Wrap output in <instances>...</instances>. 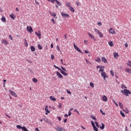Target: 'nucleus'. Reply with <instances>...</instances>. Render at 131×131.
<instances>
[{"label":"nucleus","instance_id":"33","mask_svg":"<svg viewBox=\"0 0 131 131\" xmlns=\"http://www.w3.org/2000/svg\"><path fill=\"white\" fill-rule=\"evenodd\" d=\"M90 86H91V88H94V86H95V85H94V83H93V82H91L90 83Z\"/></svg>","mask_w":131,"mask_h":131},{"label":"nucleus","instance_id":"10","mask_svg":"<svg viewBox=\"0 0 131 131\" xmlns=\"http://www.w3.org/2000/svg\"><path fill=\"white\" fill-rule=\"evenodd\" d=\"M61 15L62 16V17H63V18H69V14L65 13V12H62L61 13Z\"/></svg>","mask_w":131,"mask_h":131},{"label":"nucleus","instance_id":"55","mask_svg":"<svg viewBox=\"0 0 131 131\" xmlns=\"http://www.w3.org/2000/svg\"><path fill=\"white\" fill-rule=\"evenodd\" d=\"M84 53H85V54H90V52L88 51V50H85Z\"/></svg>","mask_w":131,"mask_h":131},{"label":"nucleus","instance_id":"14","mask_svg":"<svg viewBox=\"0 0 131 131\" xmlns=\"http://www.w3.org/2000/svg\"><path fill=\"white\" fill-rule=\"evenodd\" d=\"M56 75L57 76H58L59 78H63V76H62V75H61V74L58 71L56 72Z\"/></svg>","mask_w":131,"mask_h":131},{"label":"nucleus","instance_id":"21","mask_svg":"<svg viewBox=\"0 0 131 131\" xmlns=\"http://www.w3.org/2000/svg\"><path fill=\"white\" fill-rule=\"evenodd\" d=\"M43 120H44L45 121H46V122H47V123H48L49 121H50V120H49V119H48L47 118V117H46V116H44V117H43Z\"/></svg>","mask_w":131,"mask_h":131},{"label":"nucleus","instance_id":"9","mask_svg":"<svg viewBox=\"0 0 131 131\" xmlns=\"http://www.w3.org/2000/svg\"><path fill=\"white\" fill-rule=\"evenodd\" d=\"M91 124H92L94 130H95V131L98 130V128H97V127H96V126L95 125V123H94V122L93 121H91Z\"/></svg>","mask_w":131,"mask_h":131},{"label":"nucleus","instance_id":"53","mask_svg":"<svg viewBox=\"0 0 131 131\" xmlns=\"http://www.w3.org/2000/svg\"><path fill=\"white\" fill-rule=\"evenodd\" d=\"M9 38L11 39V40H13V37H12V35H9Z\"/></svg>","mask_w":131,"mask_h":131},{"label":"nucleus","instance_id":"11","mask_svg":"<svg viewBox=\"0 0 131 131\" xmlns=\"http://www.w3.org/2000/svg\"><path fill=\"white\" fill-rule=\"evenodd\" d=\"M35 33L38 36L39 39L41 38V33H40V31H39L38 33L35 32Z\"/></svg>","mask_w":131,"mask_h":131},{"label":"nucleus","instance_id":"22","mask_svg":"<svg viewBox=\"0 0 131 131\" xmlns=\"http://www.w3.org/2000/svg\"><path fill=\"white\" fill-rule=\"evenodd\" d=\"M119 55H118V53L115 52L114 53V58H118Z\"/></svg>","mask_w":131,"mask_h":131},{"label":"nucleus","instance_id":"37","mask_svg":"<svg viewBox=\"0 0 131 131\" xmlns=\"http://www.w3.org/2000/svg\"><path fill=\"white\" fill-rule=\"evenodd\" d=\"M84 43L86 46H88V45H89V41H88V40H84Z\"/></svg>","mask_w":131,"mask_h":131},{"label":"nucleus","instance_id":"56","mask_svg":"<svg viewBox=\"0 0 131 131\" xmlns=\"http://www.w3.org/2000/svg\"><path fill=\"white\" fill-rule=\"evenodd\" d=\"M54 58H55V56H54V55H51V59H52V60H54Z\"/></svg>","mask_w":131,"mask_h":131},{"label":"nucleus","instance_id":"48","mask_svg":"<svg viewBox=\"0 0 131 131\" xmlns=\"http://www.w3.org/2000/svg\"><path fill=\"white\" fill-rule=\"evenodd\" d=\"M98 25H99V26H102V23H101L100 21H99L98 23Z\"/></svg>","mask_w":131,"mask_h":131},{"label":"nucleus","instance_id":"32","mask_svg":"<svg viewBox=\"0 0 131 131\" xmlns=\"http://www.w3.org/2000/svg\"><path fill=\"white\" fill-rule=\"evenodd\" d=\"M121 89H127V87H126V86H125V85L123 84H122L121 85Z\"/></svg>","mask_w":131,"mask_h":131},{"label":"nucleus","instance_id":"43","mask_svg":"<svg viewBox=\"0 0 131 131\" xmlns=\"http://www.w3.org/2000/svg\"><path fill=\"white\" fill-rule=\"evenodd\" d=\"M85 61L86 62L87 64H92V63H91V62L89 61V60H88V59H86V58H85Z\"/></svg>","mask_w":131,"mask_h":131},{"label":"nucleus","instance_id":"27","mask_svg":"<svg viewBox=\"0 0 131 131\" xmlns=\"http://www.w3.org/2000/svg\"><path fill=\"white\" fill-rule=\"evenodd\" d=\"M101 129H104L105 128V125L104 123H101V126H100Z\"/></svg>","mask_w":131,"mask_h":131},{"label":"nucleus","instance_id":"29","mask_svg":"<svg viewBox=\"0 0 131 131\" xmlns=\"http://www.w3.org/2000/svg\"><path fill=\"white\" fill-rule=\"evenodd\" d=\"M21 130H23V131H29L27 129V128L25 126L23 127V129H21Z\"/></svg>","mask_w":131,"mask_h":131},{"label":"nucleus","instance_id":"23","mask_svg":"<svg viewBox=\"0 0 131 131\" xmlns=\"http://www.w3.org/2000/svg\"><path fill=\"white\" fill-rule=\"evenodd\" d=\"M45 111L47 112V113H50V111H49V109L48 108V105L45 106Z\"/></svg>","mask_w":131,"mask_h":131},{"label":"nucleus","instance_id":"54","mask_svg":"<svg viewBox=\"0 0 131 131\" xmlns=\"http://www.w3.org/2000/svg\"><path fill=\"white\" fill-rule=\"evenodd\" d=\"M67 92L68 94H69V95H71V92H70L69 90H67Z\"/></svg>","mask_w":131,"mask_h":131},{"label":"nucleus","instance_id":"7","mask_svg":"<svg viewBox=\"0 0 131 131\" xmlns=\"http://www.w3.org/2000/svg\"><path fill=\"white\" fill-rule=\"evenodd\" d=\"M109 32L111 34H115V33H116V32H115V30L112 28H110Z\"/></svg>","mask_w":131,"mask_h":131},{"label":"nucleus","instance_id":"59","mask_svg":"<svg viewBox=\"0 0 131 131\" xmlns=\"http://www.w3.org/2000/svg\"><path fill=\"white\" fill-rule=\"evenodd\" d=\"M58 119L59 121H61V120H62V118L60 117H58Z\"/></svg>","mask_w":131,"mask_h":131},{"label":"nucleus","instance_id":"12","mask_svg":"<svg viewBox=\"0 0 131 131\" xmlns=\"http://www.w3.org/2000/svg\"><path fill=\"white\" fill-rule=\"evenodd\" d=\"M102 100L103 101V102H107L108 101V98H107L106 96L103 95L102 96Z\"/></svg>","mask_w":131,"mask_h":131},{"label":"nucleus","instance_id":"26","mask_svg":"<svg viewBox=\"0 0 131 131\" xmlns=\"http://www.w3.org/2000/svg\"><path fill=\"white\" fill-rule=\"evenodd\" d=\"M108 45L110 47H113L114 46L113 42H112V41H110L108 42Z\"/></svg>","mask_w":131,"mask_h":131},{"label":"nucleus","instance_id":"46","mask_svg":"<svg viewBox=\"0 0 131 131\" xmlns=\"http://www.w3.org/2000/svg\"><path fill=\"white\" fill-rule=\"evenodd\" d=\"M111 74H112V76H114V73L113 72V71H111Z\"/></svg>","mask_w":131,"mask_h":131},{"label":"nucleus","instance_id":"45","mask_svg":"<svg viewBox=\"0 0 131 131\" xmlns=\"http://www.w3.org/2000/svg\"><path fill=\"white\" fill-rule=\"evenodd\" d=\"M58 107L59 108V109H62V104L59 103Z\"/></svg>","mask_w":131,"mask_h":131},{"label":"nucleus","instance_id":"13","mask_svg":"<svg viewBox=\"0 0 131 131\" xmlns=\"http://www.w3.org/2000/svg\"><path fill=\"white\" fill-rule=\"evenodd\" d=\"M101 61L103 62V63H108V61H107V59L104 57H101Z\"/></svg>","mask_w":131,"mask_h":131},{"label":"nucleus","instance_id":"64","mask_svg":"<svg viewBox=\"0 0 131 131\" xmlns=\"http://www.w3.org/2000/svg\"><path fill=\"white\" fill-rule=\"evenodd\" d=\"M35 4H36L38 6L39 5V3L36 1H35Z\"/></svg>","mask_w":131,"mask_h":131},{"label":"nucleus","instance_id":"25","mask_svg":"<svg viewBox=\"0 0 131 131\" xmlns=\"http://www.w3.org/2000/svg\"><path fill=\"white\" fill-rule=\"evenodd\" d=\"M17 128H18V129H22L23 128V127L20 125H16Z\"/></svg>","mask_w":131,"mask_h":131},{"label":"nucleus","instance_id":"41","mask_svg":"<svg viewBox=\"0 0 131 131\" xmlns=\"http://www.w3.org/2000/svg\"><path fill=\"white\" fill-rule=\"evenodd\" d=\"M94 30L95 31V32L98 34L99 32L100 31H99V30L97 29H94Z\"/></svg>","mask_w":131,"mask_h":131},{"label":"nucleus","instance_id":"36","mask_svg":"<svg viewBox=\"0 0 131 131\" xmlns=\"http://www.w3.org/2000/svg\"><path fill=\"white\" fill-rule=\"evenodd\" d=\"M91 118L93 119V120H97V118H96V117L94 116H91Z\"/></svg>","mask_w":131,"mask_h":131},{"label":"nucleus","instance_id":"58","mask_svg":"<svg viewBox=\"0 0 131 131\" xmlns=\"http://www.w3.org/2000/svg\"><path fill=\"white\" fill-rule=\"evenodd\" d=\"M68 115H69V116H71V112H70V111H69V112H68Z\"/></svg>","mask_w":131,"mask_h":131},{"label":"nucleus","instance_id":"15","mask_svg":"<svg viewBox=\"0 0 131 131\" xmlns=\"http://www.w3.org/2000/svg\"><path fill=\"white\" fill-rule=\"evenodd\" d=\"M50 15H52L53 16V18H55V19H57V15H56V13H52L50 12Z\"/></svg>","mask_w":131,"mask_h":131},{"label":"nucleus","instance_id":"3","mask_svg":"<svg viewBox=\"0 0 131 131\" xmlns=\"http://www.w3.org/2000/svg\"><path fill=\"white\" fill-rule=\"evenodd\" d=\"M121 93L122 94H124L125 96H128V95H130L131 92L129 91V90H128L127 89H124V90H121Z\"/></svg>","mask_w":131,"mask_h":131},{"label":"nucleus","instance_id":"16","mask_svg":"<svg viewBox=\"0 0 131 131\" xmlns=\"http://www.w3.org/2000/svg\"><path fill=\"white\" fill-rule=\"evenodd\" d=\"M2 42V43H4V45H5V46L8 45V41L6 39H3Z\"/></svg>","mask_w":131,"mask_h":131},{"label":"nucleus","instance_id":"51","mask_svg":"<svg viewBox=\"0 0 131 131\" xmlns=\"http://www.w3.org/2000/svg\"><path fill=\"white\" fill-rule=\"evenodd\" d=\"M113 102H114V103H115L116 106H118V104H117L116 101H115V100H113Z\"/></svg>","mask_w":131,"mask_h":131},{"label":"nucleus","instance_id":"19","mask_svg":"<svg viewBox=\"0 0 131 131\" xmlns=\"http://www.w3.org/2000/svg\"><path fill=\"white\" fill-rule=\"evenodd\" d=\"M10 18H11V19H12L13 20H14L15 19V18H16V16H15V15H14V14H11L10 15Z\"/></svg>","mask_w":131,"mask_h":131},{"label":"nucleus","instance_id":"1","mask_svg":"<svg viewBox=\"0 0 131 131\" xmlns=\"http://www.w3.org/2000/svg\"><path fill=\"white\" fill-rule=\"evenodd\" d=\"M54 67H55V68L56 69H58V70H60L61 73L63 74V75H64L65 76H67V75H68V73H66L67 72V70H66L64 67H61L62 70L60 68L57 67L56 65H54Z\"/></svg>","mask_w":131,"mask_h":131},{"label":"nucleus","instance_id":"60","mask_svg":"<svg viewBox=\"0 0 131 131\" xmlns=\"http://www.w3.org/2000/svg\"><path fill=\"white\" fill-rule=\"evenodd\" d=\"M25 45L26 46V47H28V43H27V42H25Z\"/></svg>","mask_w":131,"mask_h":131},{"label":"nucleus","instance_id":"28","mask_svg":"<svg viewBox=\"0 0 131 131\" xmlns=\"http://www.w3.org/2000/svg\"><path fill=\"white\" fill-rule=\"evenodd\" d=\"M96 68L97 69L99 68V69H102V68L104 69V68H105V67L104 66H97L96 67Z\"/></svg>","mask_w":131,"mask_h":131},{"label":"nucleus","instance_id":"39","mask_svg":"<svg viewBox=\"0 0 131 131\" xmlns=\"http://www.w3.org/2000/svg\"><path fill=\"white\" fill-rule=\"evenodd\" d=\"M33 82H37V79L34 78L32 79Z\"/></svg>","mask_w":131,"mask_h":131},{"label":"nucleus","instance_id":"63","mask_svg":"<svg viewBox=\"0 0 131 131\" xmlns=\"http://www.w3.org/2000/svg\"><path fill=\"white\" fill-rule=\"evenodd\" d=\"M76 4H77V6H80V4L79 2H76Z\"/></svg>","mask_w":131,"mask_h":131},{"label":"nucleus","instance_id":"61","mask_svg":"<svg viewBox=\"0 0 131 131\" xmlns=\"http://www.w3.org/2000/svg\"><path fill=\"white\" fill-rule=\"evenodd\" d=\"M48 123H49V124H50V125H53V123H52V122H51V121H50L48 122Z\"/></svg>","mask_w":131,"mask_h":131},{"label":"nucleus","instance_id":"24","mask_svg":"<svg viewBox=\"0 0 131 131\" xmlns=\"http://www.w3.org/2000/svg\"><path fill=\"white\" fill-rule=\"evenodd\" d=\"M69 9L71 12H73V13H74L75 12V10L74 9L73 7L71 6Z\"/></svg>","mask_w":131,"mask_h":131},{"label":"nucleus","instance_id":"57","mask_svg":"<svg viewBox=\"0 0 131 131\" xmlns=\"http://www.w3.org/2000/svg\"><path fill=\"white\" fill-rule=\"evenodd\" d=\"M56 49H57V50H58V51H60V48H59V46H57V47H56Z\"/></svg>","mask_w":131,"mask_h":131},{"label":"nucleus","instance_id":"6","mask_svg":"<svg viewBox=\"0 0 131 131\" xmlns=\"http://www.w3.org/2000/svg\"><path fill=\"white\" fill-rule=\"evenodd\" d=\"M73 46L74 48L75 49V50H76V51H77V52H79V53L82 54V51H81V50H80V49H79V48L77 46H76L75 44H74Z\"/></svg>","mask_w":131,"mask_h":131},{"label":"nucleus","instance_id":"42","mask_svg":"<svg viewBox=\"0 0 131 131\" xmlns=\"http://www.w3.org/2000/svg\"><path fill=\"white\" fill-rule=\"evenodd\" d=\"M3 81H4L3 86H4V87L5 88V85H6V82H7V80H5V79H4V80H3Z\"/></svg>","mask_w":131,"mask_h":131},{"label":"nucleus","instance_id":"47","mask_svg":"<svg viewBox=\"0 0 131 131\" xmlns=\"http://www.w3.org/2000/svg\"><path fill=\"white\" fill-rule=\"evenodd\" d=\"M96 126H97V127H99V123H98L97 122H95Z\"/></svg>","mask_w":131,"mask_h":131},{"label":"nucleus","instance_id":"20","mask_svg":"<svg viewBox=\"0 0 131 131\" xmlns=\"http://www.w3.org/2000/svg\"><path fill=\"white\" fill-rule=\"evenodd\" d=\"M50 100H51L52 101H53L54 102H56V98H55L53 96H50Z\"/></svg>","mask_w":131,"mask_h":131},{"label":"nucleus","instance_id":"49","mask_svg":"<svg viewBox=\"0 0 131 131\" xmlns=\"http://www.w3.org/2000/svg\"><path fill=\"white\" fill-rule=\"evenodd\" d=\"M52 22H53V24H55L56 22H55V20L54 19H51Z\"/></svg>","mask_w":131,"mask_h":131},{"label":"nucleus","instance_id":"2","mask_svg":"<svg viewBox=\"0 0 131 131\" xmlns=\"http://www.w3.org/2000/svg\"><path fill=\"white\" fill-rule=\"evenodd\" d=\"M99 73H101V77H103L104 80L106 81V78H108V76H107V74L104 71V69H100Z\"/></svg>","mask_w":131,"mask_h":131},{"label":"nucleus","instance_id":"40","mask_svg":"<svg viewBox=\"0 0 131 131\" xmlns=\"http://www.w3.org/2000/svg\"><path fill=\"white\" fill-rule=\"evenodd\" d=\"M98 34L100 36V37H103V34H102L101 32H100Z\"/></svg>","mask_w":131,"mask_h":131},{"label":"nucleus","instance_id":"4","mask_svg":"<svg viewBox=\"0 0 131 131\" xmlns=\"http://www.w3.org/2000/svg\"><path fill=\"white\" fill-rule=\"evenodd\" d=\"M27 30L29 32H30V33H32L33 32V29H32V27H31V26H30V27H29V26H27Z\"/></svg>","mask_w":131,"mask_h":131},{"label":"nucleus","instance_id":"31","mask_svg":"<svg viewBox=\"0 0 131 131\" xmlns=\"http://www.w3.org/2000/svg\"><path fill=\"white\" fill-rule=\"evenodd\" d=\"M31 50L32 52H35V48H34L33 46L31 47Z\"/></svg>","mask_w":131,"mask_h":131},{"label":"nucleus","instance_id":"8","mask_svg":"<svg viewBox=\"0 0 131 131\" xmlns=\"http://www.w3.org/2000/svg\"><path fill=\"white\" fill-rule=\"evenodd\" d=\"M9 93L10 94L12 95L13 96V97H15V98H17V94H16V93H15V92H14V91L10 90H9Z\"/></svg>","mask_w":131,"mask_h":131},{"label":"nucleus","instance_id":"35","mask_svg":"<svg viewBox=\"0 0 131 131\" xmlns=\"http://www.w3.org/2000/svg\"><path fill=\"white\" fill-rule=\"evenodd\" d=\"M38 48L39 50H42V46L39 44L38 45Z\"/></svg>","mask_w":131,"mask_h":131},{"label":"nucleus","instance_id":"34","mask_svg":"<svg viewBox=\"0 0 131 131\" xmlns=\"http://www.w3.org/2000/svg\"><path fill=\"white\" fill-rule=\"evenodd\" d=\"M119 106H120V108H121L122 109V108H123V105L122 104V103H121V102L119 103Z\"/></svg>","mask_w":131,"mask_h":131},{"label":"nucleus","instance_id":"30","mask_svg":"<svg viewBox=\"0 0 131 131\" xmlns=\"http://www.w3.org/2000/svg\"><path fill=\"white\" fill-rule=\"evenodd\" d=\"M2 22H4V23H6V17H2V19H1Z\"/></svg>","mask_w":131,"mask_h":131},{"label":"nucleus","instance_id":"5","mask_svg":"<svg viewBox=\"0 0 131 131\" xmlns=\"http://www.w3.org/2000/svg\"><path fill=\"white\" fill-rule=\"evenodd\" d=\"M48 2H51L53 4H54V3H55V2H56V3L57 4V5L58 6H61V3L57 0H48Z\"/></svg>","mask_w":131,"mask_h":131},{"label":"nucleus","instance_id":"44","mask_svg":"<svg viewBox=\"0 0 131 131\" xmlns=\"http://www.w3.org/2000/svg\"><path fill=\"white\" fill-rule=\"evenodd\" d=\"M127 66H129V67H131V62L130 61H128V63H127Z\"/></svg>","mask_w":131,"mask_h":131},{"label":"nucleus","instance_id":"17","mask_svg":"<svg viewBox=\"0 0 131 131\" xmlns=\"http://www.w3.org/2000/svg\"><path fill=\"white\" fill-rule=\"evenodd\" d=\"M95 61L97 62V63H101V58H100V57H98L95 59Z\"/></svg>","mask_w":131,"mask_h":131},{"label":"nucleus","instance_id":"50","mask_svg":"<svg viewBox=\"0 0 131 131\" xmlns=\"http://www.w3.org/2000/svg\"><path fill=\"white\" fill-rule=\"evenodd\" d=\"M71 4L70 3H68L67 4V7H68L69 8H70L71 6H70Z\"/></svg>","mask_w":131,"mask_h":131},{"label":"nucleus","instance_id":"18","mask_svg":"<svg viewBox=\"0 0 131 131\" xmlns=\"http://www.w3.org/2000/svg\"><path fill=\"white\" fill-rule=\"evenodd\" d=\"M88 35L90 36V37H91V38H92V39H94L95 40V37H94V35H93V34L88 33Z\"/></svg>","mask_w":131,"mask_h":131},{"label":"nucleus","instance_id":"38","mask_svg":"<svg viewBox=\"0 0 131 131\" xmlns=\"http://www.w3.org/2000/svg\"><path fill=\"white\" fill-rule=\"evenodd\" d=\"M120 114L123 117H125V115H124V113H123V112H122V111H120Z\"/></svg>","mask_w":131,"mask_h":131},{"label":"nucleus","instance_id":"52","mask_svg":"<svg viewBox=\"0 0 131 131\" xmlns=\"http://www.w3.org/2000/svg\"><path fill=\"white\" fill-rule=\"evenodd\" d=\"M100 112L102 113V115H105V113H103L102 110H100Z\"/></svg>","mask_w":131,"mask_h":131},{"label":"nucleus","instance_id":"62","mask_svg":"<svg viewBox=\"0 0 131 131\" xmlns=\"http://www.w3.org/2000/svg\"><path fill=\"white\" fill-rule=\"evenodd\" d=\"M125 48H127V47H128V44H127V43H125Z\"/></svg>","mask_w":131,"mask_h":131}]
</instances>
